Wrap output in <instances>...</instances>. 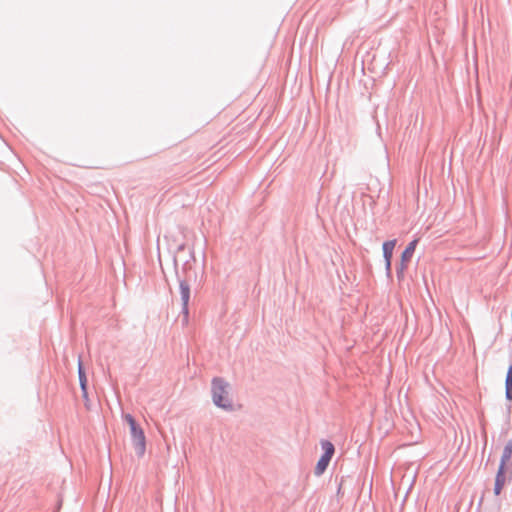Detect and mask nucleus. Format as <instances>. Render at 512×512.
<instances>
[{
    "mask_svg": "<svg viewBox=\"0 0 512 512\" xmlns=\"http://www.w3.org/2000/svg\"><path fill=\"white\" fill-rule=\"evenodd\" d=\"M124 420L130 427V432L133 440V445L135 447L136 453L139 456H142L145 453L146 448V438L144 435V431L141 427H139L136 423V420L130 414L124 415Z\"/></svg>",
    "mask_w": 512,
    "mask_h": 512,
    "instance_id": "obj_1",
    "label": "nucleus"
},
{
    "mask_svg": "<svg viewBox=\"0 0 512 512\" xmlns=\"http://www.w3.org/2000/svg\"><path fill=\"white\" fill-rule=\"evenodd\" d=\"M176 275L179 281V291L181 299V314L184 316V321L188 322L189 317V301L191 295L190 284L186 279H182L176 271Z\"/></svg>",
    "mask_w": 512,
    "mask_h": 512,
    "instance_id": "obj_2",
    "label": "nucleus"
},
{
    "mask_svg": "<svg viewBox=\"0 0 512 512\" xmlns=\"http://www.w3.org/2000/svg\"><path fill=\"white\" fill-rule=\"evenodd\" d=\"M321 446L324 451V454L318 460L316 467H315V475H317V476H320L325 472V470H326L327 466L329 465V462L335 452L334 445L330 441H326V440L322 441Z\"/></svg>",
    "mask_w": 512,
    "mask_h": 512,
    "instance_id": "obj_3",
    "label": "nucleus"
},
{
    "mask_svg": "<svg viewBox=\"0 0 512 512\" xmlns=\"http://www.w3.org/2000/svg\"><path fill=\"white\" fill-rule=\"evenodd\" d=\"M214 403L223 409L232 410L235 408L232 398L226 389V386H216L213 390Z\"/></svg>",
    "mask_w": 512,
    "mask_h": 512,
    "instance_id": "obj_4",
    "label": "nucleus"
},
{
    "mask_svg": "<svg viewBox=\"0 0 512 512\" xmlns=\"http://www.w3.org/2000/svg\"><path fill=\"white\" fill-rule=\"evenodd\" d=\"M417 244H418L417 239L412 240L411 242L408 243V245L402 252L400 263L396 265V273H397V277L399 279H401L404 276V272L407 269V264L410 262L411 258L413 257V254L415 252Z\"/></svg>",
    "mask_w": 512,
    "mask_h": 512,
    "instance_id": "obj_5",
    "label": "nucleus"
},
{
    "mask_svg": "<svg viewBox=\"0 0 512 512\" xmlns=\"http://www.w3.org/2000/svg\"><path fill=\"white\" fill-rule=\"evenodd\" d=\"M507 470H506V467H504L503 465H500L499 466V469H498V472H497V475H496V479H495V485H494V494L495 495H500L502 489L504 488L506 482H507Z\"/></svg>",
    "mask_w": 512,
    "mask_h": 512,
    "instance_id": "obj_6",
    "label": "nucleus"
},
{
    "mask_svg": "<svg viewBox=\"0 0 512 512\" xmlns=\"http://www.w3.org/2000/svg\"><path fill=\"white\" fill-rule=\"evenodd\" d=\"M396 245V239L385 241L382 245L383 257L385 262L392 260L393 250Z\"/></svg>",
    "mask_w": 512,
    "mask_h": 512,
    "instance_id": "obj_7",
    "label": "nucleus"
},
{
    "mask_svg": "<svg viewBox=\"0 0 512 512\" xmlns=\"http://www.w3.org/2000/svg\"><path fill=\"white\" fill-rule=\"evenodd\" d=\"M511 456H512V440H510L506 444V446H505V448L503 450V454H502V457H501L500 465H503L504 467H506V464L511 459Z\"/></svg>",
    "mask_w": 512,
    "mask_h": 512,
    "instance_id": "obj_8",
    "label": "nucleus"
},
{
    "mask_svg": "<svg viewBox=\"0 0 512 512\" xmlns=\"http://www.w3.org/2000/svg\"><path fill=\"white\" fill-rule=\"evenodd\" d=\"M78 373H79V384H87L86 374L82 367L81 361H79Z\"/></svg>",
    "mask_w": 512,
    "mask_h": 512,
    "instance_id": "obj_9",
    "label": "nucleus"
},
{
    "mask_svg": "<svg viewBox=\"0 0 512 512\" xmlns=\"http://www.w3.org/2000/svg\"><path fill=\"white\" fill-rule=\"evenodd\" d=\"M505 384H512V365H510L508 368Z\"/></svg>",
    "mask_w": 512,
    "mask_h": 512,
    "instance_id": "obj_10",
    "label": "nucleus"
},
{
    "mask_svg": "<svg viewBox=\"0 0 512 512\" xmlns=\"http://www.w3.org/2000/svg\"><path fill=\"white\" fill-rule=\"evenodd\" d=\"M211 384L216 385V384H227V383L220 377H214L211 381Z\"/></svg>",
    "mask_w": 512,
    "mask_h": 512,
    "instance_id": "obj_11",
    "label": "nucleus"
},
{
    "mask_svg": "<svg viewBox=\"0 0 512 512\" xmlns=\"http://www.w3.org/2000/svg\"><path fill=\"white\" fill-rule=\"evenodd\" d=\"M391 261L392 260H389V262H385V270L388 277L391 276Z\"/></svg>",
    "mask_w": 512,
    "mask_h": 512,
    "instance_id": "obj_12",
    "label": "nucleus"
},
{
    "mask_svg": "<svg viewBox=\"0 0 512 512\" xmlns=\"http://www.w3.org/2000/svg\"><path fill=\"white\" fill-rule=\"evenodd\" d=\"M506 397L508 400H512V386H506Z\"/></svg>",
    "mask_w": 512,
    "mask_h": 512,
    "instance_id": "obj_13",
    "label": "nucleus"
},
{
    "mask_svg": "<svg viewBox=\"0 0 512 512\" xmlns=\"http://www.w3.org/2000/svg\"><path fill=\"white\" fill-rule=\"evenodd\" d=\"M81 390H82V396L83 398L88 401V392H87V386H81Z\"/></svg>",
    "mask_w": 512,
    "mask_h": 512,
    "instance_id": "obj_14",
    "label": "nucleus"
}]
</instances>
